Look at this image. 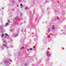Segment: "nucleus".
Wrapping results in <instances>:
<instances>
[{"mask_svg":"<svg viewBox=\"0 0 66 66\" xmlns=\"http://www.w3.org/2000/svg\"><path fill=\"white\" fill-rule=\"evenodd\" d=\"M7 49V48H9V47H6Z\"/></svg>","mask_w":66,"mask_h":66,"instance_id":"aec40b11","label":"nucleus"},{"mask_svg":"<svg viewBox=\"0 0 66 66\" xmlns=\"http://www.w3.org/2000/svg\"><path fill=\"white\" fill-rule=\"evenodd\" d=\"M18 19V18H15V19Z\"/></svg>","mask_w":66,"mask_h":66,"instance_id":"ddd939ff","label":"nucleus"},{"mask_svg":"<svg viewBox=\"0 0 66 66\" xmlns=\"http://www.w3.org/2000/svg\"><path fill=\"white\" fill-rule=\"evenodd\" d=\"M27 51H29V50H27Z\"/></svg>","mask_w":66,"mask_h":66,"instance_id":"b1692460","label":"nucleus"},{"mask_svg":"<svg viewBox=\"0 0 66 66\" xmlns=\"http://www.w3.org/2000/svg\"><path fill=\"white\" fill-rule=\"evenodd\" d=\"M27 8H28V7H25V9H26V10H27Z\"/></svg>","mask_w":66,"mask_h":66,"instance_id":"9b49d317","label":"nucleus"},{"mask_svg":"<svg viewBox=\"0 0 66 66\" xmlns=\"http://www.w3.org/2000/svg\"><path fill=\"white\" fill-rule=\"evenodd\" d=\"M32 50V48H30V50Z\"/></svg>","mask_w":66,"mask_h":66,"instance_id":"f3484780","label":"nucleus"},{"mask_svg":"<svg viewBox=\"0 0 66 66\" xmlns=\"http://www.w3.org/2000/svg\"><path fill=\"white\" fill-rule=\"evenodd\" d=\"M47 54V56H48V57H49V56H50L51 55V54H49V52L47 51V52L46 53Z\"/></svg>","mask_w":66,"mask_h":66,"instance_id":"f257e3e1","label":"nucleus"},{"mask_svg":"<svg viewBox=\"0 0 66 66\" xmlns=\"http://www.w3.org/2000/svg\"><path fill=\"white\" fill-rule=\"evenodd\" d=\"M2 29V27H1V26L0 27V29Z\"/></svg>","mask_w":66,"mask_h":66,"instance_id":"9d476101","label":"nucleus"},{"mask_svg":"<svg viewBox=\"0 0 66 66\" xmlns=\"http://www.w3.org/2000/svg\"><path fill=\"white\" fill-rule=\"evenodd\" d=\"M49 31H50V28H48V32H49Z\"/></svg>","mask_w":66,"mask_h":66,"instance_id":"6e6552de","label":"nucleus"},{"mask_svg":"<svg viewBox=\"0 0 66 66\" xmlns=\"http://www.w3.org/2000/svg\"><path fill=\"white\" fill-rule=\"evenodd\" d=\"M20 6L21 7H23V6L22 5V4H20Z\"/></svg>","mask_w":66,"mask_h":66,"instance_id":"20e7f679","label":"nucleus"},{"mask_svg":"<svg viewBox=\"0 0 66 66\" xmlns=\"http://www.w3.org/2000/svg\"><path fill=\"white\" fill-rule=\"evenodd\" d=\"M22 31H23V29H21V31L22 32Z\"/></svg>","mask_w":66,"mask_h":66,"instance_id":"a211bd4d","label":"nucleus"},{"mask_svg":"<svg viewBox=\"0 0 66 66\" xmlns=\"http://www.w3.org/2000/svg\"><path fill=\"white\" fill-rule=\"evenodd\" d=\"M17 6H18V5H17Z\"/></svg>","mask_w":66,"mask_h":66,"instance_id":"a878e982","label":"nucleus"},{"mask_svg":"<svg viewBox=\"0 0 66 66\" xmlns=\"http://www.w3.org/2000/svg\"><path fill=\"white\" fill-rule=\"evenodd\" d=\"M4 9V8H3L2 9V10H3Z\"/></svg>","mask_w":66,"mask_h":66,"instance_id":"412c9836","label":"nucleus"},{"mask_svg":"<svg viewBox=\"0 0 66 66\" xmlns=\"http://www.w3.org/2000/svg\"><path fill=\"white\" fill-rule=\"evenodd\" d=\"M52 30H54V27H53L52 28Z\"/></svg>","mask_w":66,"mask_h":66,"instance_id":"0eeeda50","label":"nucleus"},{"mask_svg":"<svg viewBox=\"0 0 66 66\" xmlns=\"http://www.w3.org/2000/svg\"><path fill=\"white\" fill-rule=\"evenodd\" d=\"M27 64H24V66H27Z\"/></svg>","mask_w":66,"mask_h":66,"instance_id":"2eb2a0df","label":"nucleus"},{"mask_svg":"<svg viewBox=\"0 0 66 66\" xmlns=\"http://www.w3.org/2000/svg\"><path fill=\"white\" fill-rule=\"evenodd\" d=\"M21 16H22V13H21Z\"/></svg>","mask_w":66,"mask_h":66,"instance_id":"dca6fc26","label":"nucleus"},{"mask_svg":"<svg viewBox=\"0 0 66 66\" xmlns=\"http://www.w3.org/2000/svg\"><path fill=\"white\" fill-rule=\"evenodd\" d=\"M34 49L35 48V46H34Z\"/></svg>","mask_w":66,"mask_h":66,"instance_id":"5701e85b","label":"nucleus"},{"mask_svg":"<svg viewBox=\"0 0 66 66\" xmlns=\"http://www.w3.org/2000/svg\"><path fill=\"white\" fill-rule=\"evenodd\" d=\"M9 24V23L8 22H7L6 23V25H5V26H7Z\"/></svg>","mask_w":66,"mask_h":66,"instance_id":"7ed1b4c3","label":"nucleus"},{"mask_svg":"<svg viewBox=\"0 0 66 66\" xmlns=\"http://www.w3.org/2000/svg\"><path fill=\"white\" fill-rule=\"evenodd\" d=\"M4 43H6V41L5 40H4Z\"/></svg>","mask_w":66,"mask_h":66,"instance_id":"4468645a","label":"nucleus"},{"mask_svg":"<svg viewBox=\"0 0 66 66\" xmlns=\"http://www.w3.org/2000/svg\"><path fill=\"white\" fill-rule=\"evenodd\" d=\"M4 62H5V63H8L9 61H4Z\"/></svg>","mask_w":66,"mask_h":66,"instance_id":"39448f33","label":"nucleus"},{"mask_svg":"<svg viewBox=\"0 0 66 66\" xmlns=\"http://www.w3.org/2000/svg\"><path fill=\"white\" fill-rule=\"evenodd\" d=\"M49 58H48V60H49Z\"/></svg>","mask_w":66,"mask_h":66,"instance_id":"bb28decb","label":"nucleus"},{"mask_svg":"<svg viewBox=\"0 0 66 66\" xmlns=\"http://www.w3.org/2000/svg\"><path fill=\"white\" fill-rule=\"evenodd\" d=\"M10 62H12V61L11 60H10Z\"/></svg>","mask_w":66,"mask_h":66,"instance_id":"6ab92c4d","label":"nucleus"},{"mask_svg":"<svg viewBox=\"0 0 66 66\" xmlns=\"http://www.w3.org/2000/svg\"><path fill=\"white\" fill-rule=\"evenodd\" d=\"M5 34V35H6V36H9V35L7 34Z\"/></svg>","mask_w":66,"mask_h":66,"instance_id":"423d86ee","label":"nucleus"},{"mask_svg":"<svg viewBox=\"0 0 66 66\" xmlns=\"http://www.w3.org/2000/svg\"><path fill=\"white\" fill-rule=\"evenodd\" d=\"M3 46H4V47H7V45H6L4 44H3Z\"/></svg>","mask_w":66,"mask_h":66,"instance_id":"f03ea898","label":"nucleus"},{"mask_svg":"<svg viewBox=\"0 0 66 66\" xmlns=\"http://www.w3.org/2000/svg\"><path fill=\"white\" fill-rule=\"evenodd\" d=\"M10 31H11V30Z\"/></svg>","mask_w":66,"mask_h":66,"instance_id":"cd10ccee","label":"nucleus"},{"mask_svg":"<svg viewBox=\"0 0 66 66\" xmlns=\"http://www.w3.org/2000/svg\"><path fill=\"white\" fill-rule=\"evenodd\" d=\"M18 34H17L15 36V37H16V36H17L18 35Z\"/></svg>","mask_w":66,"mask_h":66,"instance_id":"f8f14e48","label":"nucleus"},{"mask_svg":"<svg viewBox=\"0 0 66 66\" xmlns=\"http://www.w3.org/2000/svg\"><path fill=\"white\" fill-rule=\"evenodd\" d=\"M22 49V48H21V49Z\"/></svg>","mask_w":66,"mask_h":66,"instance_id":"393cba45","label":"nucleus"},{"mask_svg":"<svg viewBox=\"0 0 66 66\" xmlns=\"http://www.w3.org/2000/svg\"><path fill=\"white\" fill-rule=\"evenodd\" d=\"M8 22H10V20H8Z\"/></svg>","mask_w":66,"mask_h":66,"instance_id":"4be33fe9","label":"nucleus"},{"mask_svg":"<svg viewBox=\"0 0 66 66\" xmlns=\"http://www.w3.org/2000/svg\"><path fill=\"white\" fill-rule=\"evenodd\" d=\"M4 36V35L3 34H2V37H3Z\"/></svg>","mask_w":66,"mask_h":66,"instance_id":"1a4fd4ad","label":"nucleus"}]
</instances>
